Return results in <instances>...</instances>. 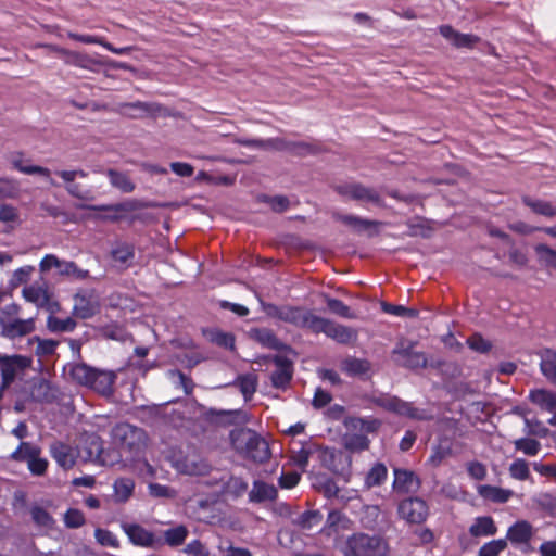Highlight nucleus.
Wrapping results in <instances>:
<instances>
[{"label":"nucleus","mask_w":556,"mask_h":556,"mask_svg":"<svg viewBox=\"0 0 556 556\" xmlns=\"http://www.w3.org/2000/svg\"><path fill=\"white\" fill-rule=\"evenodd\" d=\"M399 515L408 523L419 525L428 516L427 503L419 497H409L403 500L397 507Z\"/></svg>","instance_id":"nucleus-13"},{"label":"nucleus","mask_w":556,"mask_h":556,"mask_svg":"<svg viewBox=\"0 0 556 556\" xmlns=\"http://www.w3.org/2000/svg\"><path fill=\"white\" fill-rule=\"evenodd\" d=\"M65 63L78 66L85 70H91L96 65V61L88 54L80 52L63 51Z\"/></svg>","instance_id":"nucleus-39"},{"label":"nucleus","mask_w":556,"mask_h":556,"mask_svg":"<svg viewBox=\"0 0 556 556\" xmlns=\"http://www.w3.org/2000/svg\"><path fill=\"white\" fill-rule=\"evenodd\" d=\"M497 527L490 516L477 517L469 528V533L475 536H492L496 534Z\"/></svg>","instance_id":"nucleus-27"},{"label":"nucleus","mask_w":556,"mask_h":556,"mask_svg":"<svg viewBox=\"0 0 556 556\" xmlns=\"http://www.w3.org/2000/svg\"><path fill=\"white\" fill-rule=\"evenodd\" d=\"M533 502L548 516L556 517V496L551 493H539L533 497Z\"/></svg>","instance_id":"nucleus-43"},{"label":"nucleus","mask_w":556,"mask_h":556,"mask_svg":"<svg viewBox=\"0 0 556 556\" xmlns=\"http://www.w3.org/2000/svg\"><path fill=\"white\" fill-rule=\"evenodd\" d=\"M58 342L51 339H37L36 354L39 356L51 355L56 349Z\"/></svg>","instance_id":"nucleus-63"},{"label":"nucleus","mask_w":556,"mask_h":556,"mask_svg":"<svg viewBox=\"0 0 556 556\" xmlns=\"http://www.w3.org/2000/svg\"><path fill=\"white\" fill-rule=\"evenodd\" d=\"M540 368L545 378L556 382V354L553 350H545L541 353Z\"/></svg>","instance_id":"nucleus-35"},{"label":"nucleus","mask_w":556,"mask_h":556,"mask_svg":"<svg viewBox=\"0 0 556 556\" xmlns=\"http://www.w3.org/2000/svg\"><path fill=\"white\" fill-rule=\"evenodd\" d=\"M173 467L184 475L202 476L208 472L210 465L195 451L186 454L182 452L174 453L170 457Z\"/></svg>","instance_id":"nucleus-6"},{"label":"nucleus","mask_w":556,"mask_h":556,"mask_svg":"<svg viewBox=\"0 0 556 556\" xmlns=\"http://www.w3.org/2000/svg\"><path fill=\"white\" fill-rule=\"evenodd\" d=\"M31 358L25 355H5L0 353V372L2 388L9 387L17 376L31 366Z\"/></svg>","instance_id":"nucleus-7"},{"label":"nucleus","mask_w":556,"mask_h":556,"mask_svg":"<svg viewBox=\"0 0 556 556\" xmlns=\"http://www.w3.org/2000/svg\"><path fill=\"white\" fill-rule=\"evenodd\" d=\"M275 369L271 372V382L276 388H285L289 384L293 366L292 362L289 361L286 356H276L274 358Z\"/></svg>","instance_id":"nucleus-20"},{"label":"nucleus","mask_w":556,"mask_h":556,"mask_svg":"<svg viewBox=\"0 0 556 556\" xmlns=\"http://www.w3.org/2000/svg\"><path fill=\"white\" fill-rule=\"evenodd\" d=\"M321 521V515L318 511H305L299 516L295 523L302 529L311 530Z\"/></svg>","instance_id":"nucleus-52"},{"label":"nucleus","mask_w":556,"mask_h":556,"mask_svg":"<svg viewBox=\"0 0 556 556\" xmlns=\"http://www.w3.org/2000/svg\"><path fill=\"white\" fill-rule=\"evenodd\" d=\"M339 219L344 225L351 227L352 229L358 232L372 233L377 231V227L379 226L378 222L349 214L339 216Z\"/></svg>","instance_id":"nucleus-28"},{"label":"nucleus","mask_w":556,"mask_h":556,"mask_svg":"<svg viewBox=\"0 0 556 556\" xmlns=\"http://www.w3.org/2000/svg\"><path fill=\"white\" fill-rule=\"evenodd\" d=\"M478 493L484 500L494 502V503H506L513 496L514 492L508 489H503L494 485H480L478 488Z\"/></svg>","instance_id":"nucleus-29"},{"label":"nucleus","mask_w":556,"mask_h":556,"mask_svg":"<svg viewBox=\"0 0 556 556\" xmlns=\"http://www.w3.org/2000/svg\"><path fill=\"white\" fill-rule=\"evenodd\" d=\"M316 321L313 333H325L327 337L341 344H349L357 338V332L348 326L336 324L320 316H318Z\"/></svg>","instance_id":"nucleus-9"},{"label":"nucleus","mask_w":556,"mask_h":556,"mask_svg":"<svg viewBox=\"0 0 556 556\" xmlns=\"http://www.w3.org/2000/svg\"><path fill=\"white\" fill-rule=\"evenodd\" d=\"M47 326L53 332H71L77 324L73 317L59 318L51 315L47 319Z\"/></svg>","instance_id":"nucleus-41"},{"label":"nucleus","mask_w":556,"mask_h":556,"mask_svg":"<svg viewBox=\"0 0 556 556\" xmlns=\"http://www.w3.org/2000/svg\"><path fill=\"white\" fill-rule=\"evenodd\" d=\"M394 353L400 354L404 358L403 365L408 368L425 367L427 364V358L424 353L415 352L409 349H396Z\"/></svg>","instance_id":"nucleus-38"},{"label":"nucleus","mask_w":556,"mask_h":556,"mask_svg":"<svg viewBox=\"0 0 556 556\" xmlns=\"http://www.w3.org/2000/svg\"><path fill=\"white\" fill-rule=\"evenodd\" d=\"M64 522L68 528H79L85 523V516L78 509H68L64 515Z\"/></svg>","instance_id":"nucleus-61"},{"label":"nucleus","mask_w":556,"mask_h":556,"mask_svg":"<svg viewBox=\"0 0 556 556\" xmlns=\"http://www.w3.org/2000/svg\"><path fill=\"white\" fill-rule=\"evenodd\" d=\"M378 405L399 416L407 417L414 420H428L432 415L426 409L415 407L413 403L405 402L396 396L380 399Z\"/></svg>","instance_id":"nucleus-8"},{"label":"nucleus","mask_w":556,"mask_h":556,"mask_svg":"<svg viewBox=\"0 0 556 556\" xmlns=\"http://www.w3.org/2000/svg\"><path fill=\"white\" fill-rule=\"evenodd\" d=\"M341 368L350 376H362L370 370V364L366 359L348 357L342 362Z\"/></svg>","instance_id":"nucleus-36"},{"label":"nucleus","mask_w":556,"mask_h":556,"mask_svg":"<svg viewBox=\"0 0 556 556\" xmlns=\"http://www.w3.org/2000/svg\"><path fill=\"white\" fill-rule=\"evenodd\" d=\"M507 547L505 539L490 541L481 546L479 556H498Z\"/></svg>","instance_id":"nucleus-48"},{"label":"nucleus","mask_w":556,"mask_h":556,"mask_svg":"<svg viewBox=\"0 0 556 556\" xmlns=\"http://www.w3.org/2000/svg\"><path fill=\"white\" fill-rule=\"evenodd\" d=\"M94 538L97 540V542L103 546H109V547H117L118 546V540L116 538V535L109 531V530H105V529H97L94 531Z\"/></svg>","instance_id":"nucleus-57"},{"label":"nucleus","mask_w":556,"mask_h":556,"mask_svg":"<svg viewBox=\"0 0 556 556\" xmlns=\"http://www.w3.org/2000/svg\"><path fill=\"white\" fill-rule=\"evenodd\" d=\"M35 330L34 318H14L12 320H2L0 325V333L2 337L14 340L16 338L25 337Z\"/></svg>","instance_id":"nucleus-16"},{"label":"nucleus","mask_w":556,"mask_h":556,"mask_svg":"<svg viewBox=\"0 0 556 556\" xmlns=\"http://www.w3.org/2000/svg\"><path fill=\"white\" fill-rule=\"evenodd\" d=\"M207 340L218 346L232 350L235 348V338L229 332H224L217 329L205 331Z\"/></svg>","instance_id":"nucleus-40"},{"label":"nucleus","mask_w":556,"mask_h":556,"mask_svg":"<svg viewBox=\"0 0 556 556\" xmlns=\"http://www.w3.org/2000/svg\"><path fill=\"white\" fill-rule=\"evenodd\" d=\"M467 471L475 480H483L486 477V468L480 462H469L467 464Z\"/></svg>","instance_id":"nucleus-64"},{"label":"nucleus","mask_w":556,"mask_h":556,"mask_svg":"<svg viewBox=\"0 0 556 556\" xmlns=\"http://www.w3.org/2000/svg\"><path fill=\"white\" fill-rule=\"evenodd\" d=\"M523 421H525V431L527 434L536 435L540 438H544L547 435L548 429L545 428L541 421H539L536 419H529L527 417H525Z\"/></svg>","instance_id":"nucleus-54"},{"label":"nucleus","mask_w":556,"mask_h":556,"mask_svg":"<svg viewBox=\"0 0 556 556\" xmlns=\"http://www.w3.org/2000/svg\"><path fill=\"white\" fill-rule=\"evenodd\" d=\"M40 448L29 442H21L18 447L11 454L16 462H26L28 470L34 476H42L47 471L48 460L40 457Z\"/></svg>","instance_id":"nucleus-5"},{"label":"nucleus","mask_w":556,"mask_h":556,"mask_svg":"<svg viewBox=\"0 0 556 556\" xmlns=\"http://www.w3.org/2000/svg\"><path fill=\"white\" fill-rule=\"evenodd\" d=\"M30 514L34 522L38 526L50 528L53 523L52 517L41 507H33Z\"/></svg>","instance_id":"nucleus-59"},{"label":"nucleus","mask_w":556,"mask_h":556,"mask_svg":"<svg viewBox=\"0 0 556 556\" xmlns=\"http://www.w3.org/2000/svg\"><path fill=\"white\" fill-rule=\"evenodd\" d=\"M72 314L79 319H89L100 311V300L93 290H83L73 298Z\"/></svg>","instance_id":"nucleus-10"},{"label":"nucleus","mask_w":556,"mask_h":556,"mask_svg":"<svg viewBox=\"0 0 556 556\" xmlns=\"http://www.w3.org/2000/svg\"><path fill=\"white\" fill-rule=\"evenodd\" d=\"M509 473L516 480H527L530 477L528 463L522 458L514 460L509 466Z\"/></svg>","instance_id":"nucleus-49"},{"label":"nucleus","mask_w":556,"mask_h":556,"mask_svg":"<svg viewBox=\"0 0 556 556\" xmlns=\"http://www.w3.org/2000/svg\"><path fill=\"white\" fill-rule=\"evenodd\" d=\"M122 529L135 545L150 548L162 546V539L140 525L124 522Z\"/></svg>","instance_id":"nucleus-15"},{"label":"nucleus","mask_w":556,"mask_h":556,"mask_svg":"<svg viewBox=\"0 0 556 556\" xmlns=\"http://www.w3.org/2000/svg\"><path fill=\"white\" fill-rule=\"evenodd\" d=\"M534 533L535 530L529 521L518 520L508 528L505 540L515 546L528 545Z\"/></svg>","instance_id":"nucleus-17"},{"label":"nucleus","mask_w":556,"mask_h":556,"mask_svg":"<svg viewBox=\"0 0 556 556\" xmlns=\"http://www.w3.org/2000/svg\"><path fill=\"white\" fill-rule=\"evenodd\" d=\"M122 114L130 118H143L154 113V105L151 103L136 101L132 103H123L119 106Z\"/></svg>","instance_id":"nucleus-30"},{"label":"nucleus","mask_w":556,"mask_h":556,"mask_svg":"<svg viewBox=\"0 0 556 556\" xmlns=\"http://www.w3.org/2000/svg\"><path fill=\"white\" fill-rule=\"evenodd\" d=\"M63 265V260H60L54 254H47L39 263V269L41 273L49 271L51 268H56L59 271Z\"/></svg>","instance_id":"nucleus-62"},{"label":"nucleus","mask_w":556,"mask_h":556,"mask_svg":"<svg viewBox=\"0 0 556 556\" xmlns=\"http://www.w3.org/2000/svg\"><path fill=\"white\" fill-rule=\"evenodd\" d=\"M111 437L115 445L132 451L141 443L143 432L137 427L123 422L111 430Z\"/></svg>","instance_id":"nucleus-11"},{"label":"nucleus","mask_w":556,"mask_h":556,"mask_svg":"<svg viewBox=\"0 0 556 556\" xmlns=\"http://www.w3.org/2000/svg\"><path fill=\"white\" fill-rule=\"evenodd\" d=\"M18 192V185L15 180L0 177V199L14 198Z\"/></svg>","instance_id":"nucleus-55"},{"label":"nucleus","mask_w":556,"mask_h":556,"mask_svg":"<svg viewBox=\"0 0 556 556\" xmlns=\"http://www.w3.org/2000/svg\"><path fill=\"white\" fill-rule=\"evenodd\" d=\"M523 203L532 210L533 213L545 216V217H554L556 215V205L552 202L541 200V199H532L530 197L523 198Z\"/></svg>","instance_id":"nucleus-34"},{"label":"nucleus","mask_w":556,"mask_h":556,"mask_svg":"<svg viewBox=\"0 0 556 556\" xmlns=\"http://www.w3.org/2000/svg\"><path fill=\"white\" fill-rule=\"evenodd\" d=\"M534 251L542 263L556 269V250L544 243H539L534 247Z\"/></svg>","instance_id":"nucleus-46"},{"label":"nucleus","mask_w":556,"mask_h":556,"mask_svg":"<svg viewBox=\"0 0 556 556\" xmlns=\"http://www.w3.org/2000/svg\"><path fill=\"white\" fill-rule=\"evenodd\" d=\"M278 490L274 484L262 480H254L249 492V501L252 503L271 502L277 498Z\"/></svg>","instance_id":"nucleus-23"},{"label":"nucleus","mask_w":556,"mask_h":556,"mask_svg":"<svg viewBox=\"0 0 556 556\" xmlns=\"http://www.w3.org/2000/svg\"><path fill=\"white\" fill-rule=\"evenodd\" d=\"M345 446L352 451H364L369 446L367 435L358 432L348 433L344 437Z\"/></svg>","instance_id":"nucleus-45"},{"label":"nucleus","mask_w":556,"mask_h":556,"mask_svg":"<svg viewBox=\"0 0 556 556\" xmlns=\"http://www.w3.org/2000/svg\"><path fill=\"white\" fill-rule=\"evenodd\" d=\"M232 447L247 458L263 464L270 457L267 441L251 429L235 430L230 434Z\"/></svg>","instance_id":"nucleus-3"},{"label":"nucleus","mask_w":556,"mask_h":556,"mask_svg":"<svg viewBox=\"0 0 556 556\" xmlns=\"http://www.w3.org/2000/svg\"><path fill=\"white\" fill-rule=\"evenodd\" d=\"M34 271L35 267L31 265H26L15 269L11 279V285L13 287H17L22 283H26Z\"/></svg>","instance_id":"nucleus-56"},{"label":"nucleus","mask_w":556,"mask_h":556,"mask_svg":"<svg viewBox=\"0 0 556 556\" xmlns=\"http://www.w3.org/2000/svg\"><path fill=\"white\" fill-rule=\"evenodd\" d=\"M529 397L531 402L538 405L541 409H544L548 413H553L555 410L556 393L543 389H538L531 391Z\"/></svg>","instance_id":"nucleus-32"},{"label":"nucleus","mask_w":556,"mask_h":556,"mask_svg":"<svg viewBox=\"0 0 556 556\" xmlns=\"http://www.w3.org/2000/svg\"><path fill=\"white\" fill-rule=\"evenodd\" d=\"M162 545L166 544L169 547H178L182 545L189 535V529L185 525H176L162 532Z\"/></svg>","instance_id":"nucleus-26"},{"label":"nucleus","mask_w":556,"mask_h":556,"mask_svg":"<svg viewBox=\"0 0 556 556\" xmlns=\"http://www.w3.org/2000/svg\"><path fill=\"white\" fill-rule=\"evenodd\" d=\"M515 447L528 456H535L541 448V443L533 439L521 438L515 441Z\"/></svg>","instance_id":"nucleus-51"},{"label":"nucleus","mask_w":556,"mask_h":556,"mask_svg":"<svg viewBox=\"0 0 556 556\" xmlns=\"http://www.w3.org/2000/svg\"><path fill=\"white\" fill-rule=\"evenodd\" d=\"M22 295L26 302L34 304L38 308H45L50 313L59 309V303L51 299L48 288L38 283H33L22 290Z\"/></svg>","instance_id":"nucleus-14"},{"label":"nucleus","mask_w":556,"mask_h":556,"mask_svg":"<svg viewBox=\"0 0 556 556\" xmlns=\"http://www.w3.org/2000/svg\"><path fill=\"white\" fill-rule=\"evenodd\" d=\"M237 383L244 399L249 400L256 391L257 379L254 375L249 374L240 376L237 380Z\"/></svg>","instance_id":"nucleus-47"},{"label":"nucleus","mask_w":556,"mask_h":556,"mask_svg":"<svg viewBox=\"0 0 556 556\" xmlns=\"http://www.w3.org/2000/svg\"><path fill=\"white\" fill-rule=\"evenodd\" d=\"M344 426L351 432H358L366 435L368 433L377 432L381 426V421L372 417H350L344 421Z\"/></svg>","instance_id":"nucleus-24"},{"label":"nucleus","mask_w":556,"mask_h":556,"mask_svg":"<svg viewBox=\"0 0 556 556\" xmlns=\"http://www.w3.org/2000/svg\"><path fill=\"white\" fill-rule=\"evenodd\" d=\"M68 374L78 384L85 386L103 396L109 397L113 394L116 374L112 370H100L86 364H74L70 365Z\"/></svg>","instance_id":"nucleus-1"},{"label":"nucleus","mask_w":556,"mask_h":556,"mask_svg":"<svg viewBox=\"0 0 556 556\" xmlns=\"http://www.w3.org/2000/svg\"><path fill=\"white\" fill-rule=\"evenodd\" d=\"M267 314L296 328L307 329L312 332L314 331L317 323L316 320L318 319V316L311 309L302 306L269 305Z\"/></svg>","instance_id":"nucleus-4"},{"label":"nucleus","mask_w":556,"mask_h":556,"mask_svg":"<svg viewBox=\"0 0 556 556\" xmlns=\"http://www.w3.org/2000/svg\"><path fill=\"white\" fill-rule=\"evenodd\" d=\"M60 275L75 277L77 279H86L89 277V271L79 268L74 262L63 261Z\"/></svg>","instance_id":"nucleus-53"},{"label":"nucleus","mask_w":556,"mask_h":556,"mask_svg":"<svg viewBox=\"0 0 556 556\" xmlns=\"http://www.w3.org/2000/svg\"><path fill=\"white\" fill-rule=\"evenodd\" d=\"M387 467L381 463H377L376 465L372 466V468L368 471L366 476V486L371 488L382 484L387 479Z\"/></svg>","instance_id":"nucleus-42"},{"label":"nucleus","mask_w":556,"mask_h":556,"mask_svg":"<svg viewBox=\"0 0 556 556\" xmlns=\"http://www.w3.org/2000/svg\"><path fill=\"white\" fill-rule=\"evenodd\" d=\"M382 311L387 314H391L394 316H408V317H416L417 312L415 309L407 308L403 305H393L383 302L381 304Z\"/></svg>","instance_id":"nucleus-60"},{"label":"nucleus","mask_w":556,"mask_h":556,"mask_svg":"<svg viewBox=\"0 0 556 556\" xmlns=\"http://www.w3.org/2000/svg\"><path fill=\"white\" fill-rule=\"evenodd\" d=\"M440 34L457 48H471L478 41V37L470 34H460L451 26L440 27Z\"/></svg>","instance_id":"nucleus-25"},{"label":"nucleus","mask_w":556,"mask_h":556,"mask_svg":"<svg viewBox=\"0 0 556 556\" xmlns=\"http://www.w3.org/2000/svg\"><path fill=\"white\" fill-rule=\"evenodd\" d=\"M393 489L396 492L409 493L418 490L420 481L418 477L410 470L394 468Z\"/></svg>","instance_id":"nucleus-21"},{"label":"nucleus","mask_w":556,"mask_h":556,"mask_svg":"<svg viewBox=\"0 0 556 556\" xmlns=\"http://www.w3.org/2000/svg\"><path fill=\"white\" fill-rule=\"evenodd\" d=\"M337 548L344 556H386L388 553V544L382 538L365 533L337 539Z\"/></svg>","instance_id":"nucleus-2"},{"label":"nucleus","mask_w":556,"mask_h":556,"mask_svg":"<svg viewBox=\"0 0 556 556\" xmlns=\"http://www.w3.org/2000/svg\"><path fill=\"white\" fill-rule=\"evenodd\" d=\"M50 453L56 464L63 469L72 468L77 458V452L70 445L62 442H54L50 445Z\"/></svg>","instance_id":"nucleus-22"},{"label":"nucleus","mask_w":556,"mask_h":556,"mask_svg":"<svg viewBox=\"0 0 556 556\" xmlns=\"http://www.w3.org/2000/svg\"><path fill=\"white\" fill-rule=\"evenodd\" d=\"M350 523L349 518L337 510H332L328 514L321 532L329 538H333L334 546L337 547V539L345 540V538L340 535V532L350 529Z\"/></svg>","instance_id":"nucleus-18"},{"label":"nucleus","mask_w":556,"mask_h":556,"mask_svg":"<svg viewBox=\"0 0 556 556\" xmlns=\"http://www.w3.org/2000/svg\"><path fill=\"white\" fill-rule=\"evenodd\" d=\"M11 165L14 169L25 175H40L48 179L50 185L56 186L55 181L50 177V170L47 167L31 165L29 160L25 159L21 153H14L10 157Z\"/></svg>","instance_id":"nucleus-19"},{"label":"nucleus","mask_w":556,"mask_h":556,"mask_svg":"<svg viewBox=\"0 0 556 556\" xmlns=\"http://www.w3.org/2000/svg\"><path fill=\"white\" fill-rule=\"evenodd\" d=\"M114 497L118 503L127 502L134 493L135 482L130 478H118L113 484Z\"/></svg>","instance_id":"nucleus-33"},{"label":"nucleus","mask_w":556,"mask_h":556,"mask_svg":"<svg viewBox=\"0 0 556 556\" xmlns=\"http://www.w3.org/2000/svg\"><path fill=\"white\" fill-rule=\"evenodd\" d=\"M338 191L346 197L348 199L358 201L362 205L368 206H381L382 200L380 194L371 189L367 188L365 186H362L359 184H349L344 186H340L338 188Z\"/></svg>","instance_id":"nucleus-12"},{"label":"nucleus","mask_w":556,"mask_h":556,"mask_svg":"<svg viewBox=\"0 0 556 556\" xmlns=\"http://www.w3.org/2000/svg\"><path fill=\"white\" fill-rule=\"evenodd\" d=\"M148 489L149 494L153 497L174 498L176 496V491L174 489L160 483H150Z\"/></svg>","instance_id":"nucleus-58"},{"label":"nucleus","mask_w":556,"mask_h":556,"mask_svg":"<svg viewBox=\"0 0 556 556\" xmlns=\"http://www.w3.org/2000/svg\"><path fill=\"white\" fill-rule=\"evenodd\" d=\"M113 261L122 267H127L131 264L135 257V249L132 244L121 242L117 243L111 251Z\"/></svg>","instance_id":"nucleus-31"},{"label":"nucleus","mask_w":556,"mask_h":556,"mask_svg":"<svg viewBox=\"0 0 556 556\" xmlns=\"http://www.w3.org/2000/svg\"><path fill=\"white\" fill-rule=\"evenodd\" d=\"M106 175L110 179L111 185L121 190L124 193L132 192L135 184L130 180L127 174L121 173L114 169H109Z\"/></svg>","instance_id":"nucleus-37"},{"label":"nucleus","mask_w":556,"mask_h":556,"mask_svg":"<svg viewBox=\"0 0 556 556\" xmlns=\"http://www.w3.org/2000/svg\"><path fill=\"white\" fill-rule=\"evenodd\" d=\"M328 308L336 315L344 318H354L355 315L352 313L351 308L345 305L342 301L338 299H332L329 296L325 298Z\"/></svg>","instance_id":"nucleus-50"},{"label":"nucleus","mask_w":556,"mask_h":556,"mask_svg":"<svg viewBox=\"0 0 556 556\" xmlns=\"http://www.w3.org/2000/svg\"><path fill=\"white\" fill-rule=\"evenodd\" d=\"M0 222L13 229L21 223L20 214L16 207L9 204L0 205Z\"/></svg>","instance_id":"nucleus-44"}]
</instances>
